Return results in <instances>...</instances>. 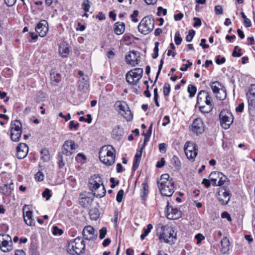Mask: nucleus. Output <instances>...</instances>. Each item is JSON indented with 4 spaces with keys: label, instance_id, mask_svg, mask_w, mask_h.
I'll list each match as a JSON object with an SVG mask.
<instances>
[{
    "label": "nucleus",
    "instance_id": "obj_1",
    "mask_svg": "<svg viewBox=\"0 0 255 255\" xmlns=\"http://www.w3.org/2000/svg\"><path fill=\"white\" fill-rule=\"evenodd\" d=\"M88 186L95 197L102 198L105 196L106 190L102 178L99 174H94L90 177Z\"/></svg>",
    "mask_w": 255,
    "mask_h": 255
},
{
    "label": "nucleus",
    "instance_id": "obj_2",
    "mask_svg": "<svg viewBox=\"0 0 255 255\" xmlns=\"http://www.w3.org/2000/svg\"><path fill=\"white\" fill-rule=\"evenodd\" d=\"M158 187L163 196L171 197L175 191L174 183L168 174H162L157 181Z\"/></svg>",
    "mask_w": 255,
    "mask_h": 255
},
{
    "label": "nucleus",
    "instance_id": "obj_3",
    "mask_svg": "<svg viewBox=\"0 0 255 255\" xmlns=\"http://www.w3.org/2000/svg\"><path fill=\"white\" fill-rule=\"evenodd\" d=\"M99 154L101 161L107 166L112 165L115 162L116 150L111 145L103 146Z\"/></svg>",
    "mask_w": 255,
    "mask_h": 255
},
{
    "label": "nucleus",
    "instance_id": "obj_4",
    "mask_svg": "<svg viewBox=\"0 0 255 255\" xmlns=\"http://www.w3.org/2000/svg\"><path fill=\"white\" fill-rule=\"evenodd\" d=\"M84 241L80 237H77L71 241L67 247V252L71 255H82L85 251Z\"/></svg>",
    "mask_w": 255,
    "mask_h": 255
},
{
    "label": "nucleus",
    "instance_id": "obj_5",
    "mask_svg": "<svg viewBox=\"0 0 255 255\" xmlns=\"http://www.w3.org/2000/svg\"><path fill=\"white\" fill-rule=\"evenodd\" d=\"M161 233L159 236V239L163 240L165 243L172 245L175 243L176 234L173 229L170 227L162 226L161 228Z\"/></svg>",
    "mask_w": 255,
    "mask_h": 255
},
{
    "label": "nucleus",
    "instance_id": "obj_6",
    "mask_svg": "<svg viewBox=\"0 0 255 255\" xmlns=\"http://www.w3.org/2000/svg\"><path fill=\"white\" fill-rule=\"evenodd\" d=\"M154 27V20L149 16L144 17L138 25V31L144 35L151 32Z\"/></svg>",
    "mask_w": 255,
    "mask_h": 255
},
{
    "label": "nucleus",
    "instance_id": "obj_7",
    "mask_svg": "<svg viewBox=\"0 0 255 255\" xmlns=\"http://www.w3.org/2000/svg\"><path fill=\"white\" fill-rule=\"evenodd\" d=\"M142 68H134L129 71L126 74V80L128 83L132 85H135L141 78L143 75Z\"/></svg>",
    "mask_w": 255,
    "mask_h": 255
},
{
    "label": "nucleus",
    "instance_id": "obj_8",
    "mask_svg": "<svg viewBox=\"0 0 255 255\" xmlns=\"http://www.w3.org/2000/svg\"><path fill=\"white\" fill-rule=\"evenodd\" d=\"M213 92L216 95L217 99L224 100L226 98V90L225 88L218 81L211 82L210 84Z\"/></svg>",
    "mask_w": 255,
    "mask_h": 255
},
{
    "label": "nucleus",
    "instance_id": "obj_9",
    "mask_svg": "<svg viewBox=\"0 0 255 255\" xmlns=\"http://www.w3.org/2000/svg\"><path fill=\"white\" fill-rule=\"evenodd\" d=\"M221 125L223 128L228 129L233 122L232 114L226 110H222L219 115Z\"/></svg>",
    "mask_w": 255,
    "mask_h": 255
},
{
    "label": "nucleus",
    "instance_id": "obj_10",
    "mask_svg": "<svg viewBox=\"0 0 255 255\" xmlns=\"http://www.w3.org/2000/svg\"><path fill=\"white\" fill-rule=\"evenodd\" d=\"M78 145L71 140H66L62 147L61 154L66 156H70L75 153Z\"/></svg>",
    "mask_w": 255,
    "mask_h": 255
},
{
    "label": "nucleus",
    "instance_id": "obj_11",
    "mask_svg": "<svg viewBox=\"0 0 255 255\" xmlns=\"http://www.w3.org/2000/svg\"><path fill=\"white\" fill-rule=\"evenodd\" d=\"M209 178L214 186H221L227 181V178L223 173L219 172H212L209 175Z\"/></svg>",
    "mask_w": 255,
    "mask_h": 255
},
{
    "label": "nucleus",
    "instance_id": "obj_12",
    "mask_svg": "<svg viewBox=\"0 0 255 255\" xmlns=\"http://www.w3.org/2000/svg\"><path fill=\"white\" fill-rule=\"evenodd\" d=\"M11 238L8 235L0 234V249L4 253L12 250Z\"/></svg>",
    "mask_w": 255,
    "mask_h": 255
},
{
    "label": "nucleus",
    "instance_id": "obj_13",
    "mask_svg": "<svg viewBox=\"0 0 255 255\" xmlns=\"http://www.w3.org/2000/svg\"><path fill=\"white\" fill-rule=\"evenodd\" d=\"M184 150L187 157L194 161L197 155L198 151L196 144L191 141H187L184 145Z\"/></svg>",
    "mask_w": 255,
    "mask_h": 255
},
{
    "label": "nucleus",
    "instance_id": "obj_14",
    "mask_svg": "<svg viewBox=\"0 0 255 255\" xmlns=\"http://www.w3.org/2000/svg\"><path fill=\"white\" fill-rule=\"evenodd\" d=\"M125 60L128 64L135 66L139 63L140 53L138 52L132 50L126 56Z\"/></svg>",
    "mask_w": 255,
    "mask_h": 255
},
{
    "label": "nucleus",
    "instance_id": "obj_15",
    "mask_svg": "<svg viewBox=\"0 0 255 255\" xmlns=\"http://www.w3.org/2000/svg\"><path fill=\"white\" fill-rule=\"evenodd\" d=\"M166 217L170 220H176L181 216V212L177 208H174L172 206L167 205L165 209Z\"/></svg>",
    "mask_w": 255,
    "mask_h": 255
},
{
    "label": "nucleus",
    "instance_id": "obj_16",
    "mask_svg": "<svg viewBox=\"0 0 255 255\" xmlns=\"http://www.w3.org/2000/svg\"><path fill=\"white\" fill-rule=\"evenodd\" d=\"M23 216L25 223L28 226H32L35 225V222L32 218V211L30 210L27 205L23 207Z\"/></svg>",
    "mask_w": 255,
    "mask_h": 255
},
{
    "label": "nucleus",
    "instance_id": "obj_17",
    "mask_svg": "<svg viewBox=\"0 0 255 255\" xmlns=\"http://www.w3.org/2000/svg\"><path fill=\"white\" fill-rule=\"evenodd\" d=\"M218 200L221 204L225 205L228 204L231 198V194L226 189H220L218 191Z\"/></svg>",
    "mask_w": 255,
    "mask_h": 255
},
{
    "label": "nucleus",
    "instance_id": "obj_18",
    "mask_svg": "<svg viewBox=\"0 0 255 255\" xmlns=\"http://www.w3.org/2000/svg\"><path fill=\"white\" fill-rule=\"evenodd\" d=\"M192 131L197 134H201L204 131V126L200 118L195 119L191 127Z\"/></svg>",
    "mask_w": 255,
    "mask_h": 255
},
{
    "label": "nucleus",
    "instance_id": "obj_19",
    "mask_svg": "<svg viewBox=\"0 0 255 255\" xmlns=\"http://www.w3.org/2000/svg\"><path fill=\"white\" fill-rule=\"evenodd\" d=\"M35 31L38 33L39 36L40 37H44L48 31V24L45 20L40 21L35 27Z\"/></svg>",
    "mask_w": 255,
    "mask_h": 255
},
{
    "label": "nucleus",
    "instance_id": "obj_20",
    "mask_svg": "<svg viewBox=\"0 0 255 255\" xmlns=\"http://www.w3.org/2000/svg\"><path fill=\"white\" fill-rule=\"evenodd\" d=\"M28 152V147L24 143H20L16 147V156L18 159L25 158Z\"/></svg>",
    "mask_w": 255,
    "mask_h": 255
},
{
    "label": "nucleus",
    "instance_id": "obj_21",
    "mask_svg": "<svg viewBox=\"0 0 255 255\" xmlns=\"http://www.w3.org/2000/svg\"><path fill=\"white\" fill-rule=\"evenodd\" d=\"M208 101H212V97L208 92L204 90L200 91L197 95V105L205 104L208 102Z\"/></svg>",
    "mask_w": 255,
    "mask_h": 255
},
{
    "label": "nucleus",
    "instance_id": "obj_22",
    "mask_svg": "<svg viewBox=\"0 0 255 255\" xmlns=\"http://www.w3.org/2000/svg\"><path fill=\"white\" fill-rule=\"evenodd\" d=\"M82 235L86 240H92L97 237L94 229L91 226H86L83 230Z\"/></svg>",
    "mask_w": 255,
    "mask_h": 255
},
{
    "label": "nucleus",
    "instance_id": "obj_23",
    "mask_svg": "<svg viewBox=\"0 0 255 255\" xmlns=\"http://www.w3.org/2000/svg\"><path fill=\"white\" fill-rule=\"evenodd\" d=\"M13 182L11 181L9 183H4L0 186V193L5 196L10 195L13 188Z\"/></svg>",
    "mask_w": 255,
    "mask_h": 255
},
{
    "label": "nucleus",
    "instance_id": "obj_24",
    "mask_svg": "<svg viewBox=\"0 0 255 255\" xmlns=\"http://www.w3.org/2000/svg\"><path fill=\"white\" fill-rule=\"evenodd\" d=\"M70 49L68 44L65 41L61 42L59 46V53L63 58L68 57L70 53Z\"/></svg>",
    "mask_w": 255,
    "mask_h": 255
},
{
    "label": "nucleus",
    "instance_id": "obj_25",
    "mask_svg": "<svg viewBox=\"0 0 255 255\" xmlns=\"http://www.w3.org/2000/svg\"><path fill=\"white\" fill-rule=\"evenodd\" d=\"M124 134L123 128L119 126L115 127L112 130V136L116 140H120Z\"/></svg>",
    "mask_w": 255,
    "mask_h": 255
},
{
    "label": "nucleus",
    "instance_id": "obj_26",
    "mask_svg": "<svg viewBox=\"0 0 255 255\" xmlns=\"http://www.w3.org/2000/svg\"><path fill=\"white\" fill-rule=\"evenodd\" d=\"M206 106L204 105V104L202 105H197L200 109V111L203 113H210L213 108V105L212 104V101H210L205 103Z\"/></svg>",
    "mask_w": 255,
    "mask_h": 255
},
{
    "label": "nucleus",
    "instance_id": "obj_27",
    "mask_svg": "<svg viewBox=\"0 0 255 255\" xmlns=\"http://www.w3.org/2000/svg\"><path fill=\"white\" fill-rule=\"evenodd\" d=\"M89 87V84L87 76L82 77L79 80V89L81 90L86 91Z\"/></svg>",
    "mask_w": 255,
    "mask_h": 255
},
{
    "label": "nucleus",
    "instance_id": "obj_28",
    "mask_svg": "<svg viewBox=\"0 0 255 255\" xmlns=\"http://www.w3.org/2000/svg\"><path fill=\"white\" fill-rule=\"evenodd\" d=\"M93 201V197H82L80 199L79 203L84 208H88L91 205Z\"/></svg>",
    "mask_w": 255,
    "mask_h": 255
},
{
    "label": "nucleus",
    "instance_id": "obj_29",
    "mask_svg": "<svg viewBox=\"0 0 255 255\" xmlns=\"http://www.w3.org/2000/svg\"><path fill=\"white\" fill-rule=\"evenodd\" d=\"M116 106L117 107V110L119 113L122 115H124V112H126L127 109H129L127 103L124 101H117L116 103Z\"/></svg>",
    "mask_w": 255,
    "mask_h": 255
},
{
    "label": "nucleus",
    "instance_id": "obj_30",
    "mask_svg": "<svg viewBox=\"0 0 255 255\" xmlns=\"http://www.w3.org/2000/svg\"><path fill=\"white\" fill-rule=\"evenodd\" d=\"M221 244L222 246L221 250V252L223 254L228 253L229 251L230 247L229 240L226 237H224L221 241Z\"/></svg>",
    "mask_w": 255,
    "mask_h": 255
},
{
    "label": "nucleus",
    "instance_id": "obj_31",
    "mask_svg": "<svg viewBox=\"0 0 255 255\" xmlns=\"http://www.w3.org/2000/svg\"><path fill=\"white\" fill-rule=\"evenodd\" d=\"M125 29V25L124 22H117L114 25V31L117 35H120L124 33Z\"/></svg>",
    "mask_w": 255,
    "mask_h": 255
},
{
    "label": "nucleus",
    "instance_id": "obj_32",
    "mask_svg": "<svg viewBox=\"0 0 255 255\" xmlns=\"http://www.w3.org/2000/svg\"><path fill=\"white\" fill-rule=\"evenodd\" d=\"M21 123L18 120L12 121L10 124V132L22 131Z\"/></svg>",
    "mask_w": 255,
    "mask_h": 255
},
{
    "label": "nucleus",
    "instance_id": "obj_33",
    "mask_svg": "<svg viewBox=\"0 0 255 255\" xmlns=\"http://www.w3.org/2000/svg\"><path fill=\"white\" fill-rule=\"evenodd\" d=\"M41 159L44 162H47L50 159V153L49 150L46 148L42 149L40 150Z\"/></svg>",
    "mask_w": 255,
    "mask_h": 255
},
{
    "label": "nucleus",
    "instance_id": "obj_34",
    "mask_svg": "<svg viewBox=\"0 0 255 255\" xmlns=\"http://www.w3.org/2000/svg\"><path fill=\"white\" fill-rule=\"evenodd\" d=\"M141 185L140 197L142 200H144L148 193V186L147 183L144 182L142 183Z\"/></svg>",
    "mask_w": 255,
    "mask_h": 255
},
{
    "label": "nucleus",
    "instance_id": "obj_35",
    "mask_svg": "<svg viewBox=\"0 0 255 255\" xmlns=\"http://www.w3.org/2000/svg\"><path fill=\"white\" fill-rule=\"evenodd\" d=\"M89 215L91 219L93 220H97L100 216L99 210L96 208L91 209L89 211Z\"/></svg>",
    "mask_w": 255,
    "mask_h": 255
},
{
    "label": "nucleus",
    "instance_id": "obj_36",
    "mask_svg": "<svg viewBox=\"0 0 255 255\" xmlns=\"http://www.w3.org/2000/svg\"><path fill=\"white\" fill-rule=\"evenodd\" d=\"M50 78L52 82L56 84L60 82L61 79V75L54 71H52L50 73Z\"/></svg>",
    "mask_w": 255,
    "mask_h": 255
},
{
    "label": "nucleus",
    "instance_id": "obj_37",
    "mask_svg": "<svg viewBox=\"0 0 255 255\" xmlns=\"http://www.w3.org/2000/svg\"><path fill=\"white\" fill-rule=\"evenodd\" d=\"M82 8L85 11V13L83 14L82 16L88 17L89 15L87 14L88 12H89L90 8V4L89 3V1H84L81 5Z\"/></svg>",
    "mask_w": 255,
    "mask_h": 255
},
{
    "label": "nucleus",
    "instance_id": "obj_38",
    "mask_svg": "<svg viewBox=\"0 0 255 255\" xmlns=\"http://www.w3.org/2000/svg\"><path fill=\"white\" fill-rule=\"evenodd\" d=\"M22 131L10 132V137L11 140L14 142L19 140L21 136Z\"/></svg>",
    "mask_w": 255,
    "mask_h": 255
},
{
    "label": "nucleus",
    "instance_id": "obj_39",
    "mask_svg": "<svg viewBox=\"0 0 255 255\" xmlns=\"http://www.w3.org/2000/svg\"><path fill=\"white\" fill-rule=\"evenodd\" d=\"M187 91L189 93V97L192 98L195 96L197 91V88L195 86L190 84L188 85Z\"/></svg>",
    "mask_w": 255,
    "mask_h": 255
},
{
    "label": "nucleus",
    "instance_id": "obj_40",
    "mask_svg": "<svg viewBox=\"0 0 255 255\" xmlns=\"http://www.w3.org/2000/svg\"><path fill=\"white\" fill-rule=\"evenodd\" d=\"M122 116L124 117L127 121H130L132 119V115L129 109H127L126 112H124V115Z\"/></svg>",
    "mask_w": 255,
    "mask_h": 255
},
{
    "label": "nucleus",
    "instance_id": "obj_41",
    "mask_svg": "<svg viewBox=\"0 0 255 255\" xmlns=\"http://www.w3.org/2000/svg\"><path fill=\"white\" fill-rule=\"evenodd\" d=\"M170 92V85L168 83H165L163 86V94L167 96Z\"/></svg>",
    "mask_w": 255,
    "mask_h": 255
},
{
    "label": "nucleus",
    "instance_id": "obj_42",
    "mask_svg": "<svg viewBox=\"0 0 255 255\" xmlns=\"http://www.w3.org/2000/svg\"><path fill=\"white\" fill-rule=\"evenodd\" d=\"M195 32L194 30L191 29L189 31L188 35L186 36V40L188 42L192 41L194 36Z\"/></svg>",
    "mask_w": 255,
    "mask_h": 255
},
{
    "label": "nucleus",
    "instance_id": "obj_43",
    "mask_svg": "<svg viewBox=\"0 0 255 255\" xmlns=\"http://www.w3.org/2000/svg\"><path fill=\"white\" fill-rule=\"evenodd\" d=\"M247 94L249 95L250 96L255 97V84H252L249 89V92Z\"/></svg>",
    "mask_w": 255,
    "mask_h": 255
},
{
    "label": "nucleus",
    "instance_id": "obj_44",
    "mask_svg": "<svg viewBox=\"0 0 255 255\" xmlns=\"http://www.w3.org/2000/svg\"><path fill=\"white\" fill-rule=\"evenodd\" d=\"M175 42L176 45H179L181 43L182 38L180 36V34L179 31H177L175 34Z\"/></svg>",
    "mask_w": 255,
    "mask_h": 255
},
{
    "label": "nucleus",
    "instance_id": "obj_45",
    "mask_svg": "<svg viewBox=\"0 0 255 255\" xmlns=\"http://www.w3.org/2000/svg\"><path fill=\"white\" fill-rule=\"evenodd\" d=\"M141 159L139 158H136L134 157V160H133V163L132 165V169L133 170H136L137 168H138L140 161Z\"/></svg>",
    "mask_w": 255,
    "mask_h": 255
},
{
    "label": "nucleus",
    "instance_id": "obj_46",
    "mask_svg": "<svg viewBox=\"0 0 255 255\" xmlns=\"http://www.w3.org/2000/svg\"><path fill=\"white\" fill-rule=\"evenodd\" d=\"M107 228L103 227L99 231V238L102 240L103 239L107 234Z\"/></svg>",
    "mask_w": 255,
    "mask_h": 255
},
{
    "label": "nucleus",
    "instance_id": "obj_47",
    "mask_svg": "<svg viewBox=\"0 0 255 255\" xmlns=\"http://www.w3.org/2000/svg\"><path fill=\"white\" fill-rule=\"evenodd\" d=\"M124 194V191L123 189L120 190L117 195L116 200L118 202L120 203L122 202L123 196Z\"/></svg>",
    "mask_w": 255,
    "mask_h": 255
},
{
    "label": "nucleus",
    "instance_id": "obj_48",
    "mask_svg": "<svg viewBox=\"0 0 255 255\" xmlns=\"http://www.w3.org/2000/svg\"><path fill=\"white\" fill-rule=\"evenodd\" d=\"M241 50V48H239L238 46H236L234 47V51L232 53V56L233 57H240L241 56V54L240 53V51Z\"/></svg>",
    "mask_w": 255,
    "mask_h": 255
},
{
    "label": "nucleus",
    "instance_id": "obj_49",
    "mask_svg": "<svg viewBox=\"0 0 255 255\" xmlns=\"http://www.w3.org/2000/svg\"><path fill=\"white\" fill-rule=\"evenodd\" d=\"M42 196L45 198L46 200H49L51 197L50 190L48 188L46 189L42 193Z\"/></svg>",
    "mask_w": 255,
    "mask_h": 255
},
{
    "label": "nucleus",
    "instance_id": "obj_50",
    "mask_svg": "<svg viewBox=\"0 0 255 255\" xmlns=\"http://www.w3.org/2000/svg\"><path fill=\"white\" fill-rule=\"evenodd\" d=\"M35 178L38 181H42L44 180V175L42 172L39 171L36 174Z\"/></svg>",
    "mask_w": 255,
    "mask_h": 255
},
{
    "label": "nucleus",
    "instance_id": "obj_51",
    "mask_svg": "<svg viewBox=\"0 0 255 255\" xmlns=\"http://www.w3.org/2000/svg\"><path fill=\"white\" fill-rule=\"evenodd\" d=\"M247 97L248 98L249 107L250 108L251 107H254L255 106V101L254 99L252 98V97L250 96L248 94H247Z\"/></svg>",
    "mask_w": 255,
    "mask_h": 255
},
{
    "label": "nucleus",
    "instance_id": "obj_52",
    "mask_svg": "<svg viewBox=\"0 0 255 255\" xmlns=\"http://www.w3.org/2000/svg\"><path fill=\"white\" fill-rule=\"evenodd\" d=\"M86 159L85 156L82 153H78L76 156V160L78 162L82 163L83 161Z\"/></svg>",
    "mask_w": 255,
    "mask_h": 255
},
{
    "label": "nucleus",
    "instance_id": "obj_53",
    "mask_svg": "<svg viewBox=\"0 0 255 255\" xmlns=\"http://www.w3.org/2000/svg\"><path fill=\"white\" fill-rule=\"evenodd\" d=\"M53 234L54 235H61L63 234V231L59 229L57 227L54 226L53 227Z\"/></svg>",
    "mask_w": 255,
    "mask_h": 255
},
{
    "label": "nucleus",
    "instance_id": "obj_54",
    "mask_svg": "<svg viewBox=\"0 0 255 255\" xmlns=\"http://www.w3.org/2000/svg\"><path fill=\"white\" fill-rule=\"evenodd\" d=\"M65 165V162H64L63 155L59 154L58 157V166L59 167L61 168Z\"/></svg>",
    "mask_w": 255,
    "mask_h": 255
},
{
    "label": "nucleus",
    "instance_id": "obj_55",
    "mask_svg": "<svg viewBox=\"0 0 255 255\" xmlns=\"http://www.w3.org/2000/svg\"><path fill=\"white\" fill-rule=\"evenodd\" d=\"M215 12L217 15H221L223 13V10L221 5H216L215 7Z\"/></svg>",
    "mask_w": 255,
    "mask_h": 255
},
{
    "label": "nucleus",
    "instance_id": "obj_56",
    "mask_svg": "<svg viewBox=\"0 0 255 255\" xmlns=\"http://www.w3.org/2000/svg\"><path fill=\"white\" fill-rule=\"evenodd\" d=\"M163 63H164L163 59H161L160 61L159 65L158 66V71H157V72L156 73V77H155V81L158 79V76H159V74L160 73L161 70L162 66H163Z\"/></svg>",
    "mask_w": 255,
    "mask_h": 255
},
{
    "label": "nucleus",
    "instance_id": "obj_57",
    "mask_svg": "<svg viewBox=\"0 0 255 255\" xmlns=\"http://www.w3.org/2000/svg\"><path fill=\"white\" fill-rule=\"evenodd\" d=\"M138 14V10H135L133 11V13L131 15V18L132 19V20L133 22H136L138 21V19L137 18Z\"/></svg>",
    "mask_w": 255,
    "mask_h": 255
},
{
    "label": "nucleus",
    "instance_id": "obj_58",
    "mask_svg": "<svg viewBox=\"0 0 255 255\" xmlns=\"http://www.w3.org/2000/svg\"><path fill=\"white\" fill-rule=\"evenodd\" d=\"M87 116L89 117V119H87L84 117H80L79 119V121L87 122L88 124L91 123L92 120L91 116L90 114H88Z\"/></svg>",
    "mask_w": 255,
    "mask_h": 255
},
{
    "label": "nucleus",
    "instance_id": "obj_59",
    "mask_svg": "<svg viewBox=\"0 0 255 255\" xmlns=\"http://www.w3.org/2000/svg\"><path fill=\"white\" fill-rule=\"evenodd\" d=\"M79 126V123L75 124L73 121H71L69 123V128L72 129V128H74L75 129H77Z\"/></svg>",
    "mask_w": 255,
    "mask_h": 255
},
{
    "label": "nucleus",
    "instance_id": "obj_60",
    "mask_svg": "<svg viewBox=\"0 0 255 255\" xmlns=\"http://www.w3.org/2000/svg\"><path fill=\"white\" fill-rule=\"evenodd\" d=\"M172 160L174 162V164L176 166H180V161L177 156L174 155L172 158Z\"/></svg>",
    "mask_w": 255,
    "mask_h": 255
},
{
    "label": "nucleus",
    "instance_id": "obj_61",
    "mask_svg": "<svg viewBox=\"0 0 255 255\" xmlns=\"http://www.w3.org/2000/svg\"><path fill=\"white\" fill-rule=\"evenodd\" d=\"M193 20L195 22L193 24L194 27H198L201 25V20L200 18L198 17H194Z\"/></svg>",
    "mask_w": 255,
    "mask_h": 255
},
{
    "label": "nucleus",
    "instance_id": "obj_62",
    "mask_svg": "<svg viewBox=\"0 0 255 255\" xmlns=\"http://www.w3.org/2000/svg\"><path fill=\"white\" fill-rule=\"evenodd\" d=\"M165 163V161L164 158H161L160 161H157L156 165V167L157 168H161L164 165Z\"/></svg>",
    "mask_w": 255,
    "mask_h": 255
},
{
    "label": "nucleus",
    "instance_id": "obj_63",
    "mask_svg": "<svg viewBox=\"0 0 255 255\" xmlns=\"http://www.w3.org/2000/svg\"><path fill=\"white\" fill-rule=\"evenodd\" d=\"M159 151L161 152H165L166 149V145L165 143H160L158 145Z\"/></svg>",
    "mask_w": 255,
    "mask_h": 255
},
{
    "label": "nucleus",
    "instance_id": "obj_64",
    "mask_svg": "<svg viewBox=\"0 0 255 255\" xmlns=\"http://www.w3.org/2000/svg\"><path fill=\"white\" fill-rule=\"evenodd\" d=\"M226 59L225 57H221L220 56H218L216 59V62L218 64H221L225 63Z\"/></svg>",
    "mask_w": 255,
    "mask_h": 255
}]
</instances>
